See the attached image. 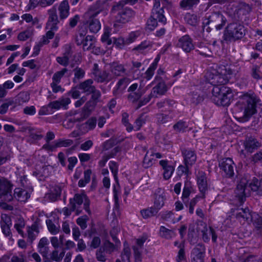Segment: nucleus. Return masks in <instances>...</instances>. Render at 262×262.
I'll use <instances>...</instances> for the list:
<instances>
[{
	"instance_id": "obj_42",
	"label": "nucleus",
	"mask_w": 262,
	"mask_h": 262,
	"mask_svg": "<svg viewBox=\"0 0 262 262\" xmlns=\"http://www.w3.org/2000/svg\"><path fill=\"white\" fill-rule=\"evenodd\" d=\"M251 77L257 81L262 79V72L260 70V66L257 64L252 66L251 69Z\"/></svg>"
},
{
	"instance_id": "obj_24",
	"label": "nucleus",
	"mask_w": 262,
	"mask_h": 262,
	"mask_svg": "<svg viewBox=\"0 0 262 262\" xmlns=\"http://www.w3.org/2000/svg\"><path fill=\"white\" fill-rule=\"evenodd\" d=\"M49 242L47 237L41 238L38 244V252L41 254L43 258L48 256L49 252Z\"/></svg>"
},
{
	"instance_id": "obj_56",
	"label": "nucleus",
	"mask_w": 262,
	"mask_h": 262,
	"mask_svg": "<svg viewBox=\"0 0 262 262\" xmlns=\"http://www.w3.org/2000/svg\"><path fill=\"white\" fill-rule=\"evenodd\" d=\"M178 248L180 249V250L178 252L176 260L177 262H181L182 260H185L186 258L184 242L181 243V244L179 245Z\"/></svg>"
},
{
	"instance_id": "obj_33",
	"label": "nucleus",
	"mask_w": 262,
	"mask_h": 262,
	"mask_svg": "<svg viewBox=\"0 0 262 262\" xmlns=\"http://www.w3.org/2000/svg\"><path fill=\"white\" fill-rule=\"evenodd\" d=\"M58 10L60 19H65L69 16L70 6L68 0H64L60 3Z\"/></svg>"
},
{
	"instance_id": "obj_35",
	"label": "nucleus",
	"mask_w": 262,
	"mask_h": 262,
	"mask_svg": "<svg viewBox=\"0 0 262 262\" xmlns=\"http://www.w3.org/2000/svg\"><path fill=\"white\" fill-rule=\"evenodd\" d=\"M200 0H182L179 5L181 8L184 10H190L196 7Z\"/></svg>"
},
{
	"instance_id": "obj_7",
	"label": "nucleus",
	"mask_w": 262,
	"mask_h": 262,
	"mask_svg": "<svg viewBox=\"0 0 262 262\" xmlns=\"http://www.w3.org/2000/svg\"><path fill=\"white\" fill-rule=\"evenodd\" d=\"M82 204L86 212L89 215H91L90 201L84 193L75 194L73 198L70 199L69 206H72L73 210H75V214L78 215L82 213L81 205Z\"/></svg>"
},
{
	"instance_id": "obj_14",
	"label": "nucleus",
	"mask_w": 262,
	"mask_h": 262,
	"mask_svg": "<svg viewBox=\"0 0 262 262\" xmlns=\"http://www.w3.org/2000/svg\"><path fill=\"white\" fill-rule=\"evenodd\" d=\"M197 185L202 194V198H205L206 192L209 188V184L206 173L203 171H200L196 174Z\"/></svg>"
},
{
	"instance_id": "obj_26",
	"label": "nucleus",
	"mask_w": 262,
	"mask_h": 262,
	"mask_svg": "<svg viewBox=\"0 0 262 262\" xmlns=\"http://www.w3.org/2000/svg\"><path fill=\"white\" fill-rule=\"evenodd\" d=\"M93 80L91 79H87L79 83L77 86L78 89L82 91L83 93H86L87 95L91 94L93 90H94L95 86L93 85Z\"/></svg>"
},
{
	"instance_id": "obj_48",
	"label": "nucleus",
	"mask_w": 262,
	"mask_h": 262,
	"mask_svg": "<svg viewBox=\"0 0 262 262\" xmlns=\"http://www.w3.org/2000/svg\"><path fill=\"white\" fill-rule=\"evenodd\" d=\"M164 9L152 11V16L156 19L158 20L159 23L163 24V25L166 23V18L164 15Z\"/></svg>"
},
{
	"instance_id": "obj_20",
	"label": "nucleus",
	"mask_w": 262,
	"mask_h": 262,
	"mask_svg": "<svg viewBox=\"0 0 262 262\" xmlns=\"http://www.w3.org/2000/svg\"><path fill=\"white\" fill-rule=\"evenodd\" d=\"M129 82L130 79L127 77L120 79L113 90V95L116 97L120 96Z\"/></svg>"
},
{
	"instance_id": "obj_55",
	"label": "nucleus",
	"mask_w": 262,
	"mask_h": 262,
	"mask_svg": "<svg viewBox=\"0 0 262 262\" xmlns=\"http://www.w3.org/2000/svg\"><path fill=\"white\" fill-rule=\"evenodd\" d=\"M89 220V216L86 215H83L77 219L76 223L82 230H84L88 227L87 222Z\"/></svg>"
},
{
	"instance_id": "obj_52",
	"label": "nucleus",
	"mask_w": 262,
	"mask_h": 262,
	"mask_svg": "<svg viewBox=\"0 0 262 262\" xmlns=\"http://www.w3.org/2000/svg\"><path fill=\"white\" fill-rule=\"evenodd\" d=\"M129 115L126 112L122 113L121 122L122 124L126 127V129L128 132H130L134 129L133 126L129 122Z\"/></svg>"
},
{
	"instance_id": "obj_29",
	"label": "nucleus",
	"mask_w": 262,
	"mask_h": 262,
	"mask_svg": "<svg viewBox=\"0 0 262 262\" xmlns=\"http://www.w3.org/2000/svg\"><path fill=\"white\" fill-rule=\"evenodd\" d=\"M71 116L69 121L73 123L81 122L87 117L86 113L82 110V111H71Z\"/></svg>"
},
{
	"instance_id": "obj_8",
	"label": "nucleus",
	"mask_w": 262,
	"mask_h": 262,
	"mask_svg": "<svg viewBox=\"0 0 262 262\" xmlns=\"http://www.w3.org/2000/svg\"><path fill=\"white\" fill-rule=\"evenodd\" d=\"M225 69H222L221 71L212 70L208 71L205 74L206 81L211 85L215 86H225L229 79V76L226 74Z\"/></svg>"
},
{
	"instance_id": "obj_63",
	"label": "nucleus",
	"mask_w": 262,
	"mask_h": 262,
	"mask_svg": "<svg viewBox=\"0 0 262 262\" xmlns=\"http://www.w3.org/2000/svg\"><path fill=\"white\" fill-rule=\"evenodd\" d=\"M85 32L84 30L79 31L76 35L75 42L78 46L81 45L84 42L85 39Z\"/></svg>"
},
{
	"instance_id": "obj_3",
	"label": "nucleus",
	"mask_w": 262,
	"mask_h": 262,
	"mask_svg": "<svg viewBox=\"0 0 262 262\" xmlns=\"http://www.w3.org/2000/svg\"><path fill=\"white\" fill-rule=\"evenodd\" d=\"M102 11L101 2L99 1H97L84 13L83 16L85 24L88 26L90 32L97 33L100 30L101 23L96 17Z\"/></svg>"
},
{
	"instance_id": "obj_34",
	"label": "nucleus",
	"mask_w": 262,
	"mask_h": 262,
	"mask_svg": "<svg viewBox=\"0 0 262 262\" xmlns=\"http://www.w3.org/2000/svg\"><path fill=\"white\" fill-rule=\"evenodd\" d=\"M258 233L262 234V217L256 213H252L250 218Z\"/></svg>"
},
{
	"instance_id": "obj_30",
	"label": "nucleus",
	"mask_w": 262,
	"mask_h": 262,
	"mask_svg": "<svg viewBox=\"0 0 262 262\" xmlns=\"http://www.w3.org/2000/svg\"><path fill=\"white\" fill-rule=\"evenodd\" d=\"M252 214L247 207L237 208L234 211V215L236 218L239 220L243 219L244 220H248L252 217Z\"/></svg>"
},
{
	"instance_id": "obj_45",
	"label": "nucleus",
	"mask_w": 262,
	"mask_h": 262,
	"mask_svg": "<svg viewBox=\"0 0 262 262\" xmlns=\"http://www.w3.org/2000/svg\"><path fill=\"white\" fill-rule=\"evenodd\" d=\"M95 41L93 36L88 35L83 42V49L84 50H90L95 47Z\"/></svg>"
},
{
	"instance_id": "obj_1",
	"label": "nucleus",
	"mask_w": 262,
	"mask_h": 262,
	"mask_svg": "<svg viewBox=\"0 0 262 262\" xmlns=\"http://www.w3.org/2000/svg\"><path fill=\"white\" fill-rule=\"evenodd\" d=\"M258 98L252 91L244 93L234 106L236 114L244 119H249L256 113V105Z\"/></svg>"
},
{
	"instance_id": "obj_6",
	"label": "nucleus",
	"mask_w": 262,
	"mask_h": 262,
	"mask_svg": "<svg viewBox=\"0 0 262 262\" xmlns=\"http://www.w3.org/2000/svg\"><path fill=\"white\" fill-rule=\"evenodd\" d=\"M246 32L244 26L238 22L231 23L224 31V39L227 41H235L243 38Z\"/></svg>"
},
{
	"instance_id": "obj_57",
	"label": "nucleus",
	"mask_w": 262,
	"mask_h": 262,
	"mask_svg": "<svg viewBox=\"0 0 262 262\" xmlns=\"http://www.w3.org/2000/svg\"><path fill=\"white\" fill-rule=\"evenodd\" d=\"M202 238L204 242L208 243L210 241V236L212 233V228L209 227L208 228L206 226L202 231Z\"/></svg>"
},
{
	"instance_id": "obj_50",
	"label": "nucleus",
	"mask_w": 262,
	"mask_h": 262,
	"mask_svg": "<svg viewBox=\"0 0 262 262\" xmlns=\"http://www.w3.org/2000/svg\"><path fill=\"white\" fill-rule=\"evenodd\" d=\"M64 254L65 252L63 249H62V251L59 253V251L57 250V249H55L51 253L50 259L56 262H60L62 260Z\"/></svg>"
},
{
	"instance_id": "obj_31",
	"label": "nucleus",
	"mask_w": 262,
	"mask_h": 262,
	"mask_svg": "<svg viewBox=\"0 0 262 262\" xmlns=\"http://www.w3.org/2000/svg\"><path fill=\"white\" fill-rule=\"evenodd\" d=\"M152 43L149 40H144L140 44L135 47L133 50L137 51L139 53L145 54L152 48Z\"/></svg>"
},
{
	"instance_id": "obj_15",
	"label": "nucleus",
	"mask_w": 262,
	"mask_h": 262,
	"mask_svg": "<svg viewBox=\"0 0 262 262\" xmlns=\"http://www.w3.org/2000/svg\"><path fill=\"white\" fill-rule=\"evenodd\" d=\"M177 47L181 48L186 53H189L194 49L192 39L187 34L179 39Z\"/></svg>"
},
{
	"instance_id": "obj_43",
	"label": "nucleus",
	"mask_w": 262,
	"mask_h": 262,
	"mask_svg": "<svg viewBox=\"0 0 262 262\" xmlns=\"http://www.w3.org/2000/svg\"><path fill=\"white\" fill-rule=\"evenodd\" d=\"M25 222L23 218L19 217L17 219L14 224V228L17 232L23 237H24L25 234L23 229L25 227Z\"/></svg>"
},
{
	"instance_id": "obj_37",
	"label": "nucleus",
	"mask_w": 262,
	"mask_h": 262,
	"mask_svg": "<svg viewBox=\"0 0 262 262\" xmlns=\"http://www.w3.org/2000/svg\"><path fill=\"white\" fill-rule=\"evenodd\" d=\"M30 99V94L28 92L23 91L20 92L15 98V103L20 105L28 102Z\"/></svg>"
},
{
	"instance_id": "obj_41",
	"label": "nucleus",
	"mask_w": 262,
	"mask_h": 262,
	"mask_svg": "<svg viewBox=\"0 0 262 262\" xmlns=\"http://www.w3.org/2000/svg\"><path fill=\"white\" fill-rule=\"evenodd\" d=\"M132 67L128 71L129 74L133 75L135 78L138 77L140 73V68L142 66V63L139 61H132Z\"/></svg>"
},
{
	"instance_id": "obj_17",
	"label": "nucleus",
	"mask_w": 262,
	"mask_h": 262,
	"mask_svg": "<svg viewBox=\"0 0 262 262\" xmlns=\"http://www.w3.org/2000/svg\"><path fill=\"white\" fill-rule=\"evenodd\" d=\"M205 254V247L202 244H198L192 250V262H204Z\"/></svg>"
},
{
	"instance_id": "obj_10",
	"label": "nucleus",
	"mask_w": 262,
	"mask_h": 262,
	"mask_svg": "<svg viewBox=\"0 0 262 262\" xmlns=\"http://www.w3.org/2000/svg\"><path fill=\"white\" fill-rule=\"evenodd\" d=\"M13 185L6 178L0 177V201L10 202L13 199Z\"/></svg>"
},
{
	"instance_id": "obj_28",
	"label": "nucleus",
	"mask_w": 262,
	"mask_h": 262,
	"mask_svg": "<svg viewBox=\"0 0 262 262\" xmlns=\"http://www.w3.org/2000/svg\"><path fill=\"white\" fill-rule=\"evenodd\" d=\"M167 91V88L165 83L163 81H161L152 88L151 93L154 97H158V95H164Z\"/></svg>"
},
{
	"instance_id": "obj_23",
	"label": "nucleus",
	"mask_w": 262,
	"mask_h": 262,
	"mask_svg": "<svg viewBox=\"0 0 262 262\" xmlns=\"http://www.w3.org/2000/svg\"><path fill=\"white\" fill-rule=\"evenodd\" d=\"M168 163L169 162L167 160H162L159 162L160 165L164 170L163 177L165 180L170 179L174 170V167L169 165Z\"/></svg>"
},
{
	"instance_id": "obj_25",
	"label": "nucleus",
	"mask_w": 262,
	"mask_h": 262,
	"mask_svg": "<svg viewBox=\"0 0 262 262\" xmlns=\"http://www.w3.org/2000/svg\"><path fill=\"white\" fill-rule=\"evenodd\" d=\"M260 145L256 139L252 136L247 137L244 142L245 149L249 152H252L253 150L256 149Z\"/></svg>"
},
{
	"instance_id": "obj_64",
	"label": "nucleus",
	"mask_w": 262,
	"mask_h": 262,
	"mask_svg": "<svg viewBox=\"0 0 262 262\" xmlns=\"http://www.w3.org/2000/svg\"><path fill=\"white\" fill-rule=\"evenodd\" d=\"M102 247L105 249L106 252H108L110 255L115 250V246L114 244L108 241H105Z\"/></svg>"
},
{
	"instance_id": "obj_40",
	"label": "nucleus",
	"mask_w": 262,
	"mask_h": 262,
	"mask_svg": "<svg viewBox=\"0 0 262 262\" xmlns=\"http://www.w3.org/2000/svg\"><path fill=\"white\" fill-rule=\"evenodd\" d=\"M159 233L161 237L166 239H170L176 235L173 230L169 229L163 226L160 227Z\"/></svg>"
},
{
	"instance_id": "obj_16",
	"label": "nucleus",
	"mask_w": 262,
	"mask_h": 262,
	"mask_svg": "<svg viewBox=\"0 0 262 262\" xmlns=\"http://www.w3.org/2000/svg\"><path fill=\"white\" fill-rule=\"evenodd\" d=\"M219 166L224 171L227 177L231 178L233 176L235 165L231 158H227L223 159L222 161L219 164Z\"/></svg>"
},
{
	"instance_id": "obj_2",
	"label": "nucleus",
	"mask_w": 262,
	"mask_h": 262,
	"mask_svg": "<svg viewBox=\"0 0 262 262\" xmlns=\"http://www.w3.org/2000/svg\"><path fill=\"white\" fill-rule=\"evenodd\" d=\"M248 184L252 191L256 192L258 195H262V178L258 180L256 177H253L250 180L248 174L242 176L237 181L234 192L235 197L239 205H242L246 200Z\"/></svg>"
},
{
	"instance_id": "obj_51",
	"label": "nucleus",
	"mask_w": 262,
	"mask_h": 262,
	"mask_svg": "<svg viewBox=\"0 0 262 262\" xmlns=\"http://www.w3.org/2000/svg\"><path fill=\"white\" fill-rule=\"evenodd\" d=\"M188 127V124L186 122L180 120L173 126V129L177 132H185Z\"/></svg>"
},
{
	"instance_id": "obj_4",
	"label": "nucleus",
	"mask_w": 262,
	"mask_h": 262,
	"mask_svg": "<svg viewBox=\"0 0 262 262\" xmlns=\"http://www.w3.org/2000/svg\"><path fill=\"white\" fill-rule=\"evenodd\" d=\"M125 2H116L111 9L112 14H116V20L122 24L130 21L136 16V12L130 7H125Z\"/></svg>"
},
{
	"instance_id": "obj_36",
	"label": "nucleus",
	"mask_w": 262,
	"mask_h": 262,
	"mask_svg": "<svg viewBox=\"0 0 262 262\" xmlns=\"http://www.w3.org/2000/svg\"><path fill=\"white\" fill-rule=\"evenodd\" d=\"M192 191V187L191 183L189 182H186L182 191V200L186 204L188 202L189 197Z\"/></svg>"
},
{
	"instance_id": "obj_9",
	"label": "nucleus",
	"mask_w": 262,
	"mask_h": 262,
	"mask_svg": "<svg viewBox=\"0 0 262 262\" xmlns=\"http://www.w3.org/2000/svg\"><path fill=\"white\" fill-rule=\"evenodd\" d=\"M226 21V17L217 12L206 15L203 23L205 26L209 25V28L215 27L216 30H221L225 25Z\"/></svg>"
},
{
	"instance_id": "obj_19",
	"label": "nucleus",
	"mask_w": 262,
	"mask_h": 262,
	"mask_svg": "<svg viewBox=\"0 0 262 262\" xmlns=\"http://www.w3.org/2000/svg\"><path fill=\"white\" fill-rule=\"evenodd\" d=\"M0 224L3 234L6 236H11L10 227L12 225V222L10 216L6 214H2Z\"/></svg>"
},
{
	"instance_id": "obj_49",
	"label": "nucleus",
	"mask_w": 262,
	"mask_h": 262,
	"mask_svg": "<svg viewBox=\"0 0 262 262\" xmlns=\"http://www.w3.org/2000/svg\"><path fill=\"white\" fill-rule=\"evenodd\" d=\"M46 224L49 232L52 234L56 235L59 232L60 230V226L55 225L51 220H47Z\"/></svg>"
},
{
	"instance_id": "obj_54",
	"label": "nucleus",
	"mask_w": 262,
	"mask_h": 262,
	"mask_svg": "<svg viewBox=\"0 0 262 262\" xmlns=\"http://www.w3.org/2000/svg\"><path fill=\"white\" fill-rule=\"evenodd\" d=\"M152 157V156H150V151L148 150L146 152L143 162V166L144 168H148L153 165L155 160Z\"/></svg>"
},
{
	"instance_id": "obj_53",
	"label": "nucleus",
	"mask_w": 262,
	"mask_h": 262,
	"mask_svg": "<svg viewBox=\"0 0 262 262\" xmlns=\"http://www.w3.org/2000/svg\"><path fill=\"white\" fill-rule=\"evenodd\" d=\"M73 144V141L71 139H60L55 141V146L58 147H67L71 146Z\"/></svg>"
},
{
	"instance_id": "obj_61",
	"label": "nucleus",
	"mask_w": 262,
	"mask_h": 262,
	"mask_svg": "<svg viewBox=\"0 0 262 262\" xmlns=\"http://www.w3.org/2000/svg\"><path fill=\"white\" fill-rule=\"evenodd\" d=\"M73 71L74 72V78L73 79L74 82H75L76 79L79 80L84 77L85 72L82 69L76 67L74 69Z\"/></svg>"
},
{
	"instance_id": "obj_59",
	"label": "nucleus",
	"mask_w": 262,
	"mask_h": 262,
	"mask_svg": "<svg viewBox=\"0 0 262 262\" xmlns=\"http://www.w3.org/2000/svg\"><path fill=\"white\" fill-rule=\"evenodd\" d=\"M33 35V31L32 30L28 29L23 31L19 33L17 36L18 40L20 41H25L27 39L31 37Z\"/></svg>"
},
{
	"instance_id": "obj_18",
	"label": "nucleus",
	"mask_w": 262,
	"mask_h": 262,
	"mask_svg": "<svg viewBox=\"0 0 262 262\" xmlns=\"http://www.w3.org/2000/svg\"><path fill=\"white\" fill-rule=\"evenodd\" d=\"M48 12L49 18L47 23V27L49 29L57 30L58 27L57 25L59 23V20L55 6H53L51 9H49Z\"/></svg>"
},
{
	"instance_id": "obj_5",
	"label": "nucleus",
	"mask_w": 262,
	"mask_h": 262,
	"mask_svg": "<svg viewBox=\"0 0 262 262\" xmlns=\"http://www.w3.org/2000/svg\"><path fill=\"white\" fill-rule=\"evenodd\" d=\"M211 99L217 105L228 106L232 97V90L225 86H215L212 90Z\"/></svg>"
},
{
	"instance_id": "obj_12",
	"label": "nucleus",
	"mask_w": 262,
	"mask_h": 262,
	"mask_svg": "<svg viewBox=\"0 0 262 262\" xmlns=\"http://www.w3.org/2000/svg\"><path fill=\"white\" fill-rule=\"evenodd\" d=\"M92 73L95 80L98 82H108L112 79V75L105 70H101L96 63L93 65Z\"/></svg>"
},
{
	"instance_id": "obj_21",
	"label": "nucleus",
	"mask_w": 262,
	"mask_h": 262,
	"mask_svg": "<svg viewBox=\"0 0 262 262\" xmlns=\"http://www.w3.org/2000/svg\"><path fill=\"white\" fill-rule=\"evenodd\" d=\"M39 222L36 221L31 226L27 227V241L30 243L35 239L39 233Z\"/></svg>"
},
{
	"instance_id": "obj_47",
	"label": "nucleus",
	"mask_w": 262,
	"mask_h": 262,
	"mask_svg": "<svg viewBox=\"0 0 262 262\" xmlns=\"http://www.w3.org/2000/svg\"><path fill=\"white\" fill-rule=\"evenodd\" d=\"M108 255V253L101 246L96 252V258L99 261L105 262Z\"/></svg>"
},
{
	"instance_id": "obj_39",
	"label": "nucleus",
	"mask_w": 262,
	"mask_h": 262,
	"mask_svg": "<svg viewBox=\"0 0 262 262\" xmlns=\"http://www.w3.org/2000/svg\"><path fill=\"white\" fill-rule=\"evenodd\" d=\"M158 212L152 206L142 209L140 213L144 219H147L157 215Z\"/></svg>"
},
{
	"instance_id": "obj_38",
	"label": "nucleus",
	"mask_w": 262,
	"mask_h": 262,
	"mask_svg": "<svg viewBox=\"0 0 262 262\" xmlns=\"http://www.w3.org/2000/svg\"><path fill=\"white\" fill-rule=\"evenodd\" d=\"M165 198L164 195L162 194H156L154 205L152 207L159 212V211L164 206Z\"/></svg>"
},
{
	"instance_id": "obj_60",
	"label": "nucleus",
	"mask_w": 262,
	"mask_h": 262,
	"mask_svg": "<svg viewBox=\"0 0 262 262\" xmlns=\"http://www.w3.org/2000/svg\"><path fill=\"white\" fill-rule=\"evenodd\" d=\"M109 168L113 173L115 180H117V173L118 171V164L115 161H111L109 162Z\"/></svg>"
},
{
	"instance_id": "obj_27",
	"label": "nucleus",
	"mask_w": 262,
	"mask_h": 262,
	"mask_svg": "<svg viewBox=\"0 0 262 262\" xmlns=\"http://www.w3.org/2000/svg\"><path fill=\"white\" fill-rule=\"evenodd\" d=\"M13 196L19 202H25L30 197V194L26 190L21 188H16L14 190Z\"/></svg>"
},
{
	"instance_id": "obj_46",
	"label": "nucleus",
	"mask_w": 262,
	"mask_h": 262,
	"mask_svg": "<svg viewBox=\"0 0 262 262\" xmlns=\"http://www.w3.org/2000/svg\"><path fill=\"white\" fill-rule=\"evenodd\" d=\"M147 116L145 114L140 115L135 121V130L138 131L141 127L146 123Z\"/></svg>"
},
{
	"instance_id": "obj_44",
	"label": "nucleus",
	"mask_w": 262,
	"mask_h": 262,
	"mask_svg": "<svg viewBox=\"0 0 262 262\" xmlns=\"http://www.w3.org/2000/svg\"><path fill=\"white\" fill-rule=\"evenodd\" d=\"M184 20L188 24L195 26L199 23V18L196 15L187 13L184 16Z\"/></svg>"
},
{
	"instance_id": "obj_58",
	"label": "nucleus",
	"mask_w": 262,
	"mask_h": 262,
	"mask_svg": "<svg viewBox=\"0 0 262 262\" xmlns=\"http://www.w3.org/2000/svg\"><path fill=\"white\" fill-rule=\"evenodd\" d=\"M68 71L66 68L62 69L61 71L56 72L53 76L52 82L59 83L61 78Z\"/></svg>"
},
{
	"instance_id": "obj_11",
	"label": "nucleus",
	"mask_w": 262,
	"mask_h": 262,
	"mask_svg": "<svg viewBox=\"0 0 262 262\" xmlns=\"http://www.w3.org/2000/svg\"><path fill=\"white\" fill-rule=\"evenodd\" d=\"M181 151L184 164L192 167L195 163L197 159L195 150L192 148L183 147L181 148Z\"/></svg>"
},
{
	"instance_id": "obj_13",
	"label": "nucleus",
	"mask_w": 262,
	"mask_h": 262,
	"mask_svg": "<svg viewBox=\"0 0 262 262\" xmlns=\"http://www.w3.org/2000/svg\"><path fill=\"white\" fill-rule=\"evenodd\" d=\"M147 239L146 235H143L138 238L135 239L136 245L133 246L135 262H142L141 255L144 243Z\"/></svg>"
},
{
	"instance_id": "obj_22",
	"label": "nucleus",
	"mask_w": 262,
	"mask_h": 262,
	"mask_svg": "<svg viewBox=\"0 0 262 262\" xmlns=\"http://www.w3.org/2000/svg\"><path fill=\"white\" fill-rule=\"evenodd\" d=\"M110 70L114 76H122L127 75L126 70L123 64L114 62L110 64Z\"/></svg>"
},
{
	"instance_id": "obj_32",
	"label": "nucleus",
	"mask_w": 262,
	"mask_h": 262,
	"mask_svg": "<svg viewBox=\"0 0 262 262\" xmlns=\"http://www.w3.org/2000/svg\"><path fill=\"white\" fill-rule=\"evenodd\" d=\"M174 117H175V115L173 111L172 110L169 111L168 114L160 113L156 115L157 121L160 124H164L170 122Z\"/></svg>"
},
{
	"instance_id": "obj_62",
	"label": "nucleus",
	"mask_w": 262,
	"mask_h": 262,
	"mask_svg": "<svg viewBox=\"0 0 262 262\" xmlns=\"http://www.w3.org/2000/svg\"><path fill=\"white\" fill-rule=\"evenodd\" d=\"M191 166H187V165H180L178 166L177 171L178 174L180 176H182L183 174L186 175L187 176L189 174V169Z\"/></svg>"
}]
</instances>
